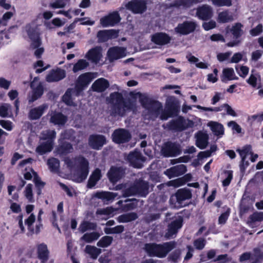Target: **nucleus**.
Segmentation results:
<instances>
[{
    "mask_svg": "<svg viewBox=\"0 0 263 263\" xmlns=\"http://www.w3.org/2000/svg\"><path fill=\"white\" fill-rule=\"evenodd\" d=\"M65 163L70 171L74 181L81 182L86 179L89 173V164L87 160L81 157L74 159L67 158Z\"/></svg>",
    "mask_w": 263,
    "mask_h": 263,
    "instance_id": "f257e3e1",
    "label": "nucleus"
},
{
    "mask_svg": "<svg viewBox=\"0 0 263 263\" xmlns=\"http://www.w3.org/2000/svg\"><path fill=\"white\" fill-rule=\"evenodd\" d=\"M97 77L96 73L87 72L79 76L74 89H68L63 97V101L68 105H75L73 100L91 81Z\"/></svg>",
    "mask_w": 263,
    "mask_h": 263,
    "instance_id": "f03ea898",
    "label": "nucleus"
},
{
    "mask_svg": "<svg viewBox=\"0 0 263 263\" xmlns=\"http://www.w3.org/2000/svg\"><path fill=\"white\" fill-rule=\"evenodd\" d=\"M25 29L32 41L31 48L35 49L34 52V55L37 58H40L44 51V49L41 47L42 42L39 36L40 31L37 26L34 22H32L26 26Z\"/></svg>",
    "mask_w": 263,
    "mask_h": 263,
    "instance_id": "7ed1b4c3",
    "label": "nucleus"
},
{
    "mask_svg": "<svg viewBox=\"0 0 263 263\" xmlns=\"http://www.w3.org/2000/svg\"><path fill=\"white\" fill-rule=\"evenodd\" d=\"M175 246V243L173 241L164 243L162 245L149 243L145 245V249L150 256L162 258L174 248Z\"/></svg>",
    "mask_w": 263,
    "mask_h": 263,
    "instance_id": "20e7f679",
    "label": "nucleus"
},
{
    "mask_svg": "<svg viewBox=\"0 0 263 263\" xmlns=\"http://www.w3.org/2000/svg\"><path fill=\"white\" fill-rule=\"evenodd\" d=\"M111 99L117 98L118 103L114 106V110L112 114L114 116L117 115L119 116H123L125 114L132 109V104L129 101L122 102L121 101V97L118 93H114L110 95Z\"/></svg>",
    "mask_w": 263,
    "mask_h": 263,
    "instance_id": "39448f33",
    "label": "nucleus"
},
{
    "mask_svg": "<svg viewBox=\"0 0 263 263\" xmlns=\"http://www.w3.org/2000/svg\"><path fill=\"white\" fill-rule=\"evenodd\" d=\"M191 197V194L190 191L185 190H179L175 196H172L170 202L172 207L180 208L183 206L182 202Z\"/></svg>",
    "mask_w": 263,
    "mask_h": 263,
    "instance_id": "423d86ee",
    "label": "nucleus"
},
{
    "mask_svg": "<svg viewBox=\"0 0 263 263\" xmlns=\"http://www.w3.org/2000/svg\"><path fill=\"white\" fill-rule=\"evenodd\" d=\"M149 186L148 183L145 181H140L136 186L128 189L124 193V196H128L138 194L141 196H145L148 192Z\"/></svg>",
    "mask_w": 263,
    "mask_h": 263,
    "instance_id": "0eeeda50",
    "label": "nucleus"
},
{
    "mask_svg": "<svg viewBox=\"0 0 263 263\" xmlns=\"http://www.w3.org/2000/svg\"><path fill=\"white\" fill-rule=\"evenodd\" d=\"M120 20L118 12L114 11L101 18L100 23L103 27H107L114 26L118 23Z\"/></svg>",
    "mask_w": 263,
    "mask_h": 263,
    "instance_id": "6e6552de",
    "label": "nucleus"
},
{
    "mask_svg": "<svg viewBox=\"0 0 263 263\" xmlns=\"http://www.w3.org/2000/svg\"><path fill=\"white\" fill-rule=\"evenodd\" d=\"M125 7L134 13H142L146 9V3L143 0H132L129 2Z\"/></svg>",
    "mask_w": 263,
    "mask_h": 263,
    "instance_id": "1a4fd4ad",
    "label": "nucleus"
},
{
    "mask_svg": "<svg viewBox=\"0 0 263 263\" xmlns=\"http://www.w3.org/2000/svg\"><path fill=\"white\" fill-rule=\"evenodd\" d=\"M194 126L195 123L193 121L179 117L176 121L171 122L170 128L182 130L187 128L193 127Z\"/></svg>",
    "mask_w": 263,
    "mask_h": 263,
    "instance_id": "9d476101",
    "label": "nucleus"
},
{
    "mask_svg": "<svg viewBox=\"0 0 263 263\" xmlns=\"http://www.w3.org/2000/svg\"><path fill=\"white\" fill-rule=\"evenodd\" d=\"M103 57L102 49L100 46H97L88 50L85 55V58L91 62L97 64Z\"/></svg>",
    "mask_w": 263,
    "mask_h": 263,
    "instance_id": "9b49d317",
    "label": "nucleus"
},
{
    "mask_svg": "<svg viewBox=\"0 0 263 263\" xmlns=\"http://www.w3.org/2000/svg\"><path fill=\"white\" fill-rule=\"evenodd\" d=\"M161 152L165 157H175L180 154V149L178 145L167 142L162 147Z\"/></svg>",
    "mask_w": 263,
    "mask_h": 263,
    "instance_id": "f8f14e48",
    "label": "nucleus"
},
{
    "mask_svg": "<svg viewBox=\"0 0 263 263\" xmlns=\"http://www.w3.org/2000/svg\"><path fill=\"white\" fill-rule=\"evenodd\" d=\"M126 55L125 49L122 47H112L109 48L107 51V58L110 62L122 58Z\"/></svg>",
    "mask_w": 263,
    "mask_h": 263,
    "instance_id": "ddd939ff",
    "label": "nucleus"
},
{
    "mask_svg": "<svg viewBox=\"0 0 263 263\" xmlns=\"http://www.w3.org/2000/svg\"><path fill=\"white\" fill-rule=\"evenodd\" d=\"M31 87L32 89V92L29 102H33L40 98L43 93V88L41 82L37 78H35L32 82Z\"/></svg>",
    "mask_w": 263,
    "mask_h": 263,
    "instance_id": "4468645a",
    "label": "nucleus"
},
{
    "mask_svg": "<svg viewBox=\"0 0 263 263\" xmlns=\"http://www.w3.org/2000/svg\"><path fill=\"white\" fill-rule=\"evenodd\" d=\"M112 138L115 142L121 143L128 141L130 139V135L126 130L119 129L114 132Z\"/></svg>",
    "mask_w": 263,
    "mask_h": 263,
    "instance_id": "2eb2a0df",
    "label": "nucleus"
},
{
    "mask_svg": "<svg viewBox=\"0 0 263 263\" xmlns=\"http://www.w3.org/2000/svg\"><path fill=\"white\" fill-rule=\"evenodd\" d=\"M127 160L133 167L136 168H141L145 161L144 158L138 151L130 153L127 157Z\"/></svg>",
    "mask_w": 263,
    "mask_h": 263,
    "instance_id": "dca6fc26",
    "label": "nucleus"
},
{
    "mask_svg": "<svg viewBox=\"0 0 263 263\" xmlns=\"http://www.w3.org/2000/svg\"><path fill=\"white\" fill-rule=\"evenodd\" d=\"M182 218L181 216H179L168 226V230L165 236L168 239L173 237L177 231L182 227Z\"/></svg>",
    "mask_w": 263,
    "mask_h": 263,
    "instance_id": "f3484780",
    "label": "nucleus"
},
{
    "mask_svg": "<svg viewBox=\"0 0 263 263\" xmlns=\"http://www.w3.org/2000/svg\"><path fill=\"white\" fill-rule=\"evenodd\" d=\"M196 27V24L193 22H185L179 24L175 28L176 32L181 34L185 35L193 32Z\"/></svg>",
    "mask_w": 263,
    "mask_h": 263,
    "instance_id": "a211bd4d",
    "label": "nucleus"
},
{
    "mask_svg": "<svg viewBox=\"0 0 263 263\" xmlns=\"http://www.w3.org/2000/svg\"><path fill=\"white\" fill-rule=\"evenodd\" d=\"M106 143V139L102 135H91L89 138V145L93 149H99Z\"/></svg>",
    "mask_w": 263,
    "mask_h": 263,
    "instance_id": "6ab92c4d",
    "label": "nucleus"
},
{
    "mask_svg": "<svg viewBox=\"0 0 263 263\" xmlns=\"http://www.w3.org/2000/svg\"><path fill=\"white\" fill-rule=\"evenodd\" d=\"M151 40L156 44L164 45L170 42L171 37L165 33L158 32L151 36Z\"/></svg>",
    "mask_w": 263,
    "mask_h": 263,
    "instance_id": "aec40b11",
    "label": "nucleus"
},
{
    "mask_svg": "<svg viewBox=\"0 0 263 263\" xmlns=\"http://www.w3.org/2000/svg\"><path fill=\"white\" fill-rule=\"evenodd\" d=\"M197 15L201 20H206L213 16L212 8L208 5H203L197 10Z\"/></svg>",
    "mask_w": 263,
    "mask_h": 263,
    "instance_id": "412c9836",
    "label": "nucleus"
},
{
    "mask_svg": "<svg viewBox=\"0 0 263 263\" xmlns=\"http://www.w3.org/2000/svg\"><path fill=\"white\" fill-rule=\"evenodd\" d=\"M186 171V167L183 164L178 165L166 170L164 174L170 178L181 175Z\"/></svg>",
    "mask_w": 263,
    "mask_h": 263,
    "instance_id": "4be33fe9",
    "label": "nucleus"
},
{
    "mask_svg": "<svg viewBox=\"0 0 263 263\" xmlns=\"http://www.w3.org/2000/svg\"><path fill=\"white\" fill-rule=\"evenodd\" d=\"M123 170L120 167H111L108 172V177L112 183L117 182L123 175Z\"/></svg>",
    "mask_w": 263,
    "mask_h": 263,
    "instance_id": "5701e85b",
    "label": "nucleus"
},
{
    "mask_svg": "<svg viewBox=\"0 0 263 263\" xmlns=\"http://www.w3.org/2000/svg\"><path fill=\"white\" fill-rule=\"evenodd\" d=\"M66 76L65 71L62 69H58L55 70H52L46 77V80L49 82H52L60 81Z\"/></svg>",
    "mask_w": 263,
    "mask_h": 263,
    "instance_id": "b1692460",
    "label": "nucleus"
},
{
    "mask_svg": "<svg viewBox=\"0 0 263 263\" xmlns=\"http://www.w3.org/2000/svg\"><path fill=\"white\" fill-rule=\"evenodd\" d=\"M207 125L210 128L214 135L217 137H221L224 135V127L221 123L211 121L208 123Z\"/></svg>",
    "mask_w": 263,
    "mask_h": 263,
    "instance_id": "393cba45",
    "label": "nucleus"
},
{
    "mask_svg": "<svg viewBox=\"0 0 263 263\" xmlns=\"http://www.w3.org/2000/svg\"><path fill=\"white\" fill-rule=\"evenodd\" d=\"M220 79L222 82L226 83L229 81L237 80L238 77L232 68H225L222 70Z\"/></svg>",
    "mask_w": 263,
    "mask_h": 263,
    "instance_id": "a878e982",
    "label": "nucleus"
},
{
    "mask_svg": "<svg viewBox=\"0 0 263 263\" xmlns=\"http://www.w3.org/2000/svg\"><path fill=\"white\" fill-rule=\"evenodd\" d=\"M118 32L114 30H102L98 32L97 37L100 42H105L110 39L115 38Z\"/></svg>",
    "mask_w": 263,
    "mask_h": 263,
    "instance_id": "bb28decb",
    "label": "nucleus"
},
{
    "mask_svg": "<svg viewBox=\"0 0 263 263\" xmlns=\"http://www.w3.org/2000/svg\"><path fill=\"white\" fill-rule=\"evenodd\" d=\"M196 144L200 149H204L208 144V135L204 132H199L196 135Z\"/></svg>",
    "mask_w": 263,
    "mask_h": 263,
    "instance_id": "cd10ccee",
    "label": "nucleus"
},
{
    "mask_svg": "<svg viewBox=\"0 0 263 263\" xmlns=\"http://www.w3.org/2000/svg\"><path fill=\"white\" fill-rule=\"evenodd\" d=\"M47 108L48 106L47 104H43L37 107L32 109L29 112V116L30 118L33 120L40 118Z\"/></svg>",
    "mask_w": 263,
    "mask_h": 263,
    "instance_id": "c85d7f7f",
    "label": "nucleus"
},
{
    "mask_svg": "<svg viewBox=\"0 0 263 263\" xmlns=\"http://www.w3.org/2000/svg\"><path fill=\"white\" fill-rule=\"evenodd\" d=\"M109 86L107 80L104 78H100L96 80L92 85V88L94 91L102 92L104 91Z\"/></svg>",
    "mask_w": 263,
    "mask_h": 263,
    "instance_id": "c756f323",
    "label": "nucleus"
},
{
    "mask_svg": "<svg viewBox=\"0 0 263 263\" xmlns=\"http://www.w3.org/2000/svg\"><path fill=\"white\" fill-rule=\"evenodd\" d=\"M53 143L51 142L41 141L39 145L36 148V152L40 155H43L51 151Z\"/></svg>",
    "mask_w": 263,
    "mask_h": 263,
    "instance_id": "7c9ffc66",
    "label": "nucleus"
},
{
    "mask_svg": "<svg viewBox=\"0 0 263 263\" xmlns=\"http://www.w3.org/2000/svg\"><path fill=\"white\" fill-rule=\"evenodd\" d=\"M237 151L239 153L241 158L240 168L242 169V167L245 166V165L247 166L248 164V162L245 161V159L247 156L252 154V148L251 146L247 145L243 147L241 149H237Z\"/></svg>",
    "mask_w": 263,
    "mask_h": 263,
    "instance_id": "2f4dec72",
    "label": "nucleus"
},
{
    "mask_svg": "<svg viewBox=\"0 0 263 263\" xmlns=\"http://www.w3.org/2000/svg\"><path fill=\"white\" fill-rule=\"evenodd\" d=\"M36 247L39 258L43 261H46L49 253L47 245L45 243H40L37 245Z\"/></svg>",
    "mask_w": 263,
    "mask_h": 263,
    "instance_id": "473e14b6",
    "label": "nucleus"
},
{
    "mask_svg": "<svg viewBox=\"0 0 263 263\" xmlns=\"http://www.w3.org/2000/svg\"><path fill=\"white\" fill-rule=\"evenodd\" d=\"M115 210L111 207L99 209L97 211L98 218L101 219H107L115 214Z\"/></svg>",
    "mask_w": 263,
    "mask_h": 263,
    "instance_id": "72a5a7b5",
    "label": "nucleus"
},
{
    "mask_svg": "<svg viewBox=\"0 0 263 263\" xmlns=\"http://www.w3.org/2000/svg\"><path fill=\"white\" fill-rule=\"evenodd\" d=\"M117 194L109 192H98L95 193L94 197L102 199L104 202H108L112 201Z\"/></svg>",
    "mask_w": 263,
    "mask_h": 263,
    "instance_id": "f704fd0d",
    "label": "nucleus"
},
{
    "mask_svg": "<svg viewBox=\"0 0 263 263\" xmlns=\"http://www.w3.org/2000/svg\"><path fill=\"white\" fill-rule=\"evenodd\" d=\"M56 137V133L53 130H45L43 131L40 136V141L46 142H51L53 143V141Z\"/></svg>",
    "mask_w": 263,
    "mask_h": 263,
    "instance_id": "c9c22d12",
    "label": "nucleus"
},
{
    "mask_svg": "<svg viewBox=\"0 0 263 263\" xmlns=\"http://www.w3.org/2000/svg\"><path fill=\"white\" fill-rule=\"evenodd\" d=\"M67 120L66 117L61 113H51L50 122L55 125H64Z\"/></svg>",
    "mask_w": 263,
    "mask_h": 263,
    "instance_id": "e433bc0d",
    "label": "nucleus"
},
{
    "mask_svg": "<svg viewBox=\"0 0 263 263\" xmlns=\"http://www.w3.org/2000/svg\"><path fill=\"white\" fill-rule=\"evenodd\" d=\"M101 171L98 168L96 169L90 176L88 182V186L90 188L93 187L101 179Z\"/></svg>",
    "mask_w": 263,
    "mask_h": 263,
    "instance_id": "4c0bfd02",
    "label": "nucleus"
},
{
    "mask_svg": "<svg viewBox=\"0 0 263 263\" xmlns=\"http://www.w3.org/2000/svg\"><path fill=\"white\" fill-rule=\"evenodd\" d=\"M70 0H52L49 4V7L52 9L63 8L70 4Z\"/></svg>",
    "mask_w": 263,
    "mask_h": 263,
    "instance_id": "58836bf2",
    "label": "nucleus"
},
{
    "mask_svg": "<svg viewBox=\"0 0 263 263\" xmlns=\"http://www.w3.org/2000/svg\"><path fill=\"white\" fill-rule=\"evenodd\" d=\"M34 177L33 181L35 185L38 187H43L44 185V183L41 181L40 178L37 176L35 172H34L32 169L29 172H26L24 174V177L27 180H30L32 177Z\"/></svg>",
    "mask_w": 263,
    "mask_h": 263,
    "instance_id": "ea45409f",
    "label": "nucleus"
},
{
    "mask_svg": "<svg viewBox=\"0 0 263 263\" xmlns=\"http://www.w3.org/2000/svg\"><path fill=\"white\" fill-rule=\"evenodd\" d=\"M0 116L3 118L13 117V114L11 112V106L10 104L4 103L0 106Z\"/></svg>",
    "mask_w": 263,
    "mask_h": 263,
    "instance_id": "a19ab883",
    "label": "nucleus"
},
{
    "mask_svg": "<svg viewBox=\"0 0 263 263\" xmlns=\"http://www.w3.org/2000/svg\"><path fill=\"white\" fill-rule=\"evenodd\" d=\"M242 25L239 23H237L234 25L232 28L227 27V34H229V32H231L234 36V37L237 39L240 36L242 33L241 30Z\"/></svg>",
    "mask_w": 263,
    "mask_h": 263,
    "instance_id": "79ce46f5",
    "label": "nucleus"
},
{
    "mask_svg": "<svg viewBox=\"0 0 263 263\" xmlns=\"http://www.w3.org/2000/svg\"><path fill=\"white\" fill-rule=\"evenodd\" d=\"M137 218V215L135 213H129L122 215L118 217L119 222H128L135 220Z\"/></svg>",
    "mask_w": 263,
    "mask_h": 263,
    "instance_id": "37998d69",
    "label": "nucleus"
},
{
    "mask_svg": "<svg viewBox=\"0 0 263 263\" xmlns=\"http://www.w3.org/2000/svg\"><path fill=\"white\" fill-rule=\"evenodd\" d=\"M85 251L86 253L89 254L92 258L93 259L97 258L98 255L101 252L100 249L89 245H87L86 247Z\"/></svg>",
    "mask_w": 263,
    "mask_h": 263,
    "instance_id": "c03bdc74",
    "label": "nucleus"
},
{
    "mask_svg": "<svg viewBox=\"0 0 263 263\" xmlns=\"http://www.w3.org/2000/svg\"><path fill=\"white\" fill-rule=\"evenodd\" d=\"M33 188V186L32 184H28L25 186L23 192L24 196L30 202H34Z\"/></svg>",
    "mask_w": 263,
    "mask_h": 263,
    "instance_id": "a18cd8bd",
    "label": "nucleus"
},
{
    "mask_svg": "<svg viewBox=\"0 0 263 263\" xmlns=\"http://www.w3.org/2000/svg\"><path fill=\"white\" fill-rule=\"evenodd\" d=\"M89 65V63L86 60L84 59L79 60L73 67V71L77 72L86 68Z\"/></svg>",
    "mask_w": 263,
    "mask_h": 263,
    "instance_id": "49530a36",
    "label": "nucleus"
},
{
    "mask_svg": "<svg viewBox=\"0 0 263 263\" xmlns=\"http://www.w3.org/2000/svg\"><path fill=\"white\" fill-rule=\"evenodd\" d=\"M100 236V235L97 232L86 233L82 237L81 240H84L86 242L90 243L97 240Z\"/></svg>",
    "mask_w": 263,
    "mask_h": 263,
    "instance_id": "de8ad7c7",
    "label": "nucleus"
},
{
    "mask_svg": "<svg viewBox=\"0 0 263 263\" xmlns=\"http://www.w3.org/2000/svg\"><path fill=\"white\" fill-rule=\"evenodd\" d=\"M113 240V238L111 236H103L97 242V246L99 247L106 248L111 245Z\"/></svg>",
    "mask_w": 263,
    "mask_h": 263,
    "instance_id": "09e8293b",
    "label": "nucleus"
},
{
    "mask_svg": "<svg viewBox=\"0 0 263 263\" xmlns=\"http://www.w3.org/2000/svg\"><path fill=\"white\" fill-rule=\"evenodd\" d=\"M243 60L245 62L247 61V57L245 52H237L233 54L230 61V63H237Z\"/></svg>",
    "mask_w": 263,
    "mask_h": 263,
    "instance_id": "8fccbe9b",
    "label": "nucleus"
},
{
    "mask_svg": "<svg viewBox=\"0 0 263 263\" xmlns=\"http://www.w3.org/2000/svg\"><path fill=\"white\" fill-rule=\"evenodd\" d=\"M233 20V17L227 11L221 12L218 14L217 21L219 23H226Z\"/></svg>",
    "mask_w": 263,
    "mask_h": 263,
    "instance_id": "3c124183",
    "label": "nucleus"
},
{
    "mask_svg": "<svg viewBox=\"0 0 263 263\" xmlns=\"http://www.w3.org/2000/svg\"><path fill=\"white\" fill-rule=\"evenodd\" d=\"M235 68L236 72L240 77L245 78L248 74L249 71V68L248 67L238 65Z\"/></svg>",
    "mask_w": 263,
    "mask_h": 263,
    "instance_id": "603ef678",
    "label": "nucleus"
},
{
    "mask_svg": "<svg viewBox=\"0 0 263 263\" xmlns=\"http://www.w3.org/2000/svg\"><path fill=\"white\" fill-rule=\"evenodd\" d=\"M47 164L49 169L52 172L58 171L60 166L59 161L55 158L49 159L48 160Z\"/></svg>",
    "mask_w": 263,
    "mask_h": 263,
    "instance_id": "864d4df0",
    "label": "nucleus"
},
{
    "mask_svg": "<svg viewBox=\"0 0 263 263\" xmlns=\"http://www.w3.org/2000/svg\"><path fill=\"white\" fill-rule=\"evenodd\" d=\"M96 227V225L93 223L84 221L80 224L79 229L81 232H84L88 230H94Z\"/></svg>",
    "mask_w": 263,
    "mask_h": 263,
    "instance_id": "5fc2aeb1",
    "label": "nucleus"
},
{
    "mask_svg": "<svg viewBox=\"0 0 263 263\" xmlns=\"http://www.w3.org/2000/svg\"><path fill=\"white\" fill-rule=\"evenodd\" d=\"M193 106L197 108V109H200L203 111H205L218 112V111H221L222 110V109L224 108V107H222V105L220 107H206L201 106L199 105H194Z\"/></svg>",
    "mask_w": 263,
    "mask_h": 263,
    "instance_id": "6e6d98bb",
    "label": "nucleus"
},
{
    "mask_svg": "<svg viewBox=\"0 0 263 263\" xmlns=\"http://www.w3.org/2000/svg\"><path fill=\"white\" fill-rule=\"evenodd\" d=\"M35 220V216L31 214L25 220V223L28 227V229L31 232L34 231L33 224Z\"/></svg>",
    "mask_w": 263,
    "mask_h": 263,
    "instance_id": "4d7b16f0",
    "label": "nucleus"
},
{
    "mask_svg": "<svg viewBox=\"0 0 263 263\" xmlns=\"http://www.w3.org/2000/svg\"><path fill=\"white\" fill-rule=\"evenodd\" d=\"M72 147L71 144L67 143L61 146L57 149V153L62 155L65 153H68L72 152Z\"/></svg>",
    "mask_w": 263,
    "mask_h": 263,
    "instance_id": "13d9d810",
    "label": "nucleus"
},
{
    "mask_svg": "<svg viewBox=\"0 0 263 263\" xmlns=\"http://www.w3.org/2000/svg\"><path fill=\"white\" fill-rule=\"evenodd\" d=\"M212 4L217 7L230 6L231 0H212Z\"/></svg>",
    "mask_w": 263,
    "mask_h": 263,
    "instance_id": "bf43d9fd",
    "label": "nucleus"
},
{
    "mask_svg": "<svg viewBox=\"0 0 263 263\" xmlns=\"http://www.w3.org/2000/svg\"><path fill=\"white\" fill-rule=\"evenodd\" d=\"M185 183V180L182 178H178L175 180H171L168 182L169 186H173L175 187H179Z\"/></svg>",
    "mask_w": 263,
    "mask_h": 263,
    "instance_id": "052dcab7",
    "label": "nucleus"
},
{
    "mask_svg": "<svg viewBox=\"0 0 263 263\" xmlns=\"http://www.w3.org/2000/svg\"><path fill=\"white\" fill-rule=\"evenodd\" d=\"M224 174L226 176V178L222 181V185L224 186H228L232 178H233V172L232 171H226L224 172Z\"/></svg>",
    "mask_w": 263,
    "mask_h": 263,
    "instance_id": "680f3d73",
    "label": "nucleus"
},
{
    "mask_svg": "<svg viewBox=\"0 0 263 263\" xmlns=\"http://www.w3.org/2000/svg\"><path fill=\"white\" fill-rule=\"evenodd\" d=\"M49 67V66L48 65L44 67V63L41 60L38 61L34 64V67L36 68V73H41L47 69Z\"/></svg>",
    "mask_w": 263,
    "mask_h": 263,
    "instance_id": "e2e57ef3",
    "label": "nucleus"
},
{
    "mask_svg": "<svg viewBox=\"0 0 263 263\" xmlns=\"http://www.w3.org/2000/svg\"><path fill=\"white\" fill-rule=\"evenodd\" d=\"M227 126L231 128L233 131L239 134L241 132V127L235 121H231L227 123Z\"/></svg>",
    "mask_w": 263,
    "mask_h": 263,
    "instance_id": "0e129e2a",
    "label": "nucleus"
},
{
    "mask_svg": "<svg viewBox=\"0 0 263 263\" xmlns=\"http://www.w3.org/2000/svg\"><path fill=\"white\" fill-rule=\"evenodd\" d=\"M0 125L2 127L8 131L12 130L13 127L12 122L8 120H0Z\"/></svg>",
    "mask_w": 263,
    "mask_h": 263,
    "instance_id": "69168bd1",
    "label": "nucleus"
},
{
    "mask_svg": "<svg viewBox=\"0 0 263 263\" xmlns=\"http://www.w3.org/2000/svg\"><path fill=\"white\" fill-rule=\"evenodd\" d=\"M222 107H224V109L226 111L227 115L231 116L233 117H237L238 115L235 110L228 104H223Z\"/></svg>",
    "mask_w": 263,
    "mask_h": 263,
    "instance_id": "338daca9",
    "label": "nucleus"
},
{
    "mask_svg": "<svg viewBox=\"0 0 263 263\" xmlns=\"http://www.w3.org/2000/svg\"><path fill=\"white\" fill-rule=\"evenodd\" d=\"M10 209L14 213H18L21 212V206L20 204L10 200Z\"/></svg>",
    "mask_w": 263,
    "mask_h": 263,
    "instance_id": "774afa93",
    "label": "nucleus"
}]
</instances>
